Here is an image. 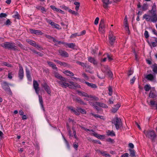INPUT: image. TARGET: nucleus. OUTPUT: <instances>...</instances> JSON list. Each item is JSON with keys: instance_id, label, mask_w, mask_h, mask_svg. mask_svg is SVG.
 Returning <instances> with one entry per match:
<instances>
[{"instance_id": "nucleus-1", "label": "nucleus", "mask_w": 157, "mask_h": 157, "mask_svg": "<svg viewBox=\"0 0 157 157\" xmlns=\"http://www.w3.org/2000/svg\"><path fill=\"white\" fill-rule=\"evenodd\" d=\"M57 82L63 87L66 88L68 87L70 88L74 89L76 87H80L79 85L75 86L73 82H70L69 84L67 83L66 81V79L64 78L63 81L61 80V81H57Z\"/></svg>"}, {"instance_id": "nucleus-2", "label": "nucleus", "mask_w": 157, "mask_h": 157, "mask_svg": "<svg viewBox=\"0 0 157 157\" xmlns=\"http://www.w3.org/2000/svg\"><path fill=\"white\" fill-rule=\"evenodd\" d=\"M78 93L80 96L85 97L86 98L84 99L86 100L89 101H97L98 100V98L97 97L91 95H89L85 92L78 91Z\"/></svg>"}, {"instance_id": "nucleus-3", "label": "nucleus", "mask_w": 157, "mask_h": 157, "mask_svg": "<svg viewBox=\"0 0 157 157\" xmlns=\"http://www.w3.org/2000/svg\"><path fill=\"white\" fill-rule=\"evenodd\" d=\"M107 25L105 23L104 20L101 19L99 24L98 30L99 32L101 34H104L105 32Z\"/></svg>"}, {"instance_id": "nucleus-4", "label": "nucleus", "mask_w": 157, "mask_h": 157, "mask_svg": "<svg viewBox=\"0 0 157 157\" xmlns=\"http://www.w3.org/2000/svg\"><path fill=\"white\" fill-rule=\"evenodd\" d=\"M112 122L115 126L117 130H118L120 127L122 125L121 119L117 117H116L113 118L112 121Z\"/></svg>"}, {"instance_id": "nucleus-5", "label": "nucleus", "mask_w": 157, "mask_h": 157, "mask_svg": "<svg viewBox=\"0 0 157 157\" xmlns=\"http://www.w3.org/2000/svg\"><path fill=\"white\" fill-rule=\"evenodd\" d=\"M2 47L6 48L12 49L14 50H17L16 47L13 43L6 42L2 44Z\"/></svg>"}, {"instance_id": "nucleus-6", "label": "nucleus", "mask_w": 157, "mask_h": 157, "mask_svg": "<svg viewBox=\"0 0 157 157\" xmlns=\"http://www.w3.org/2000/svg\"><path fill=\"white\" fill-rule=\"evenodd\" d=\"M144 133L147 138L153 139L155 137V132L153 130H144Z\"/></svg>"}, {"instance_id": "nucleus-7", "label": "nucleus", "mask_w": 157, "mask_h": 157, "mask_svg": "<svg viewBox=\"0 0 157 157\" xmlns=\"http://www.w3.org/2000/svg\"><path fill=\"white\" fill-rule=\"evenodd\" d=\"M93 107L95 108L97 110H99L98 106L104 108H107L108 107L106 104L101 102H96L92 105Z\"/></svg>"}, {"instance_id": "nucleus-8", "label": "nucleus", "mask_w": 157, "mask_h": 157, "mask_svg": "<svg viewBox=\"0 0 157 157\" xmlns=\"http://www.w3.org/2000/svg\"><path fill=\"white\" fill-rule=\"evenodd\" d=\"M145 78L151 82H155L156 81V76L155 75L149 74L146 75Z\"/></svg>"}, {"instance_id": "nucleus-9", "label": "nucleus", "mask_w": 157, "mask_h": 157, "mask_svg": "<svg viewBox=\"0 0 157 157\" xmlns=\"http://www.w3.org/2000/svg\"><path fill=\"white\" fill-rule=\"evenodd\" d=\"M68 132L70 138H71L72 137L74 136L76 140H78V138L76 135V132L73 128H72L73 133H72V132L70 130H68Z\"/></svg>"}, {"instance_id": "nucleus-10", "label": "nucleus", "mask_w": 157, "mask_h": 157, "mask_svg": "<svg viewBox=\"0 0 157 157\" xmlns=\"http://www.w3.org/2000/svg\"><path fill=\"white\" fill-rule=\"evenodd\" d=\"M109 43L111 45L113 44L115 40V38L113 36L112 32L110 31L109 33Z\"/></svg>"}, {"instance_id": "nucleus-11", "label": "nucleus", "mask_w": 157, "mask_h": 157, "mask_svg": "<svg viewBox=\"0 0 157 157\" xmlns=\"http://www.w3.org/2000/svg\"><path fill=\"white\" fill-rule=\"evenodd\" d=\"M2 86L3 88L6 91H8L9 93L10 94H11V90L7 84V83L6 82H3L2 84Z\"/></svg>"}, {"instance_id": "nucleus-12", "label": "nucleus", "mask_w": 157, "mask_h": 157, "mask_svg": "<svg viewBox=\"0 0 157 157\" xmlns=\"http://www.w3.org/2000/svg\"><path fill=\"white\" fill-rule=\"evenodd\" d=\"M151 14V22L155 23L157 21V13H150Z\"/></svg>"}, {"instance_id": "nucleus-13", "label": "nucleus", "mask_w": 157, "mask_h": 157, "mask_svg": "<svg viewBox=\"0 0 157 157\" xmlns=\"http://www.w3.org/2000/svg\"><path fill=\"white\" fill-rule=\"evenodd\" d=\"M43 87L44 88L45 90L46 91L48 94L50 95L51 94V91L49 86L46 83H44L42 85Z\"/></svg>"}, {"instance_id": "nucleus-14", "label": "nucleus", "mask_w": 157, "mask_h": 157, "mask_svg": "<svg viewBox=\"0 0 157 157\" xmlns=\"http://www.w3.org/2000/svg\"><path fill=\"white\" fill-rule=\"evenodd\" d=\"M19 70L18 73L19 77V78L22 79L24 76V71L22 67L19 65Z\"/></svg>"}, {"instance_id": "nucleus-15", "label": "nucleus", "mask_w": 157, "mask_h": 157, "mask_svg": "<svg viewBox=\"0 0 157 157\" xmlns=\"http://www.w3.org/2000/svg\"><path fill=\"white\" fill-rule=\"evenodd\" d=\"M33 85L36 93L37 94H38L39 90L38 88L39 85L37 82L36 81L34 80L33 82Z\"/></svg>"}, {"instance_id": "nucleus-16", "label": "nucleus", "mask_w": 157, "mask_h": 157, "mask_svg": "<svg viewBox=\"0 0 157 157\" xmlns=\"http://www.w3.org/2000/svg\"><path fill=\"white\" fill-rule=\"evenodd\" d=\"M30 32L32 34H35L38 35H42L43 34V33L40 30H36L31 29H29Z\"/></svg>"}, {"instance_id": "nucleus-17", "label": "nucleus", "mask_w": 157, "mask_h": 157, "mask_svg": "<svg viewBox=\"0 0 157 157\" xmlns=\"http://www.w3.org/2000/svg\"><path fill=\"white\" fill-rule=\"evenodd\" d=\"M124 25L125 26V29L126 30H129V27L128 24V20H127V16H125L124 22Z\"/></svg>"}, {"instance_id": "nucleus-18", "label": "nucleus", "mask_w": 157, "mask_h": 157, "mask_svg": "<svg viewBox=\"0 0 157 157\" xmlns=\"http://www.w3.org/2000/svg\"><path fill=\"white\" fill-rule=\"evenodd\" d=\"M151 15L149 14H144L143 17V19H145L147 21H151Z\"/></svg>"}, {"instance_id": "nucleus-19", "label": "nucleus", "mask_w": 157, "mask_h": 157, "mask_svg": "<svg viewBox=\"0 0 157 157\" xmlns=\"http://www.w3.org/2000/svg\"><path fill=\"white\" fill-rule=\"evenodd\" d=\"M63 44H65V46L66 47H68L74 49L75 47V44L73 43H70L68 44V43H62Z\"/></svg>"}, {"instance_id": "nucleus-20", "label": "nucleus", "mask_w": 157, "mask_h": 157, "mask_svg": "<svg viewBox=\"0 0 157 157\" xmlns=\"http://www.w3.org/2000/svg\"><path fill=\"white\" fill-rule=\"evenodd\" d=\"M79 108H77V109L76 110L74 109L72 107H69V109L72 112H73L76 115H78L79 114L80 112L79 110H78Z\"/></svg>"}, {"instance_id": "nucleus-21", "label": "nucleus", "mask_w": 157, "mask_h": 157, "mask_svg": "<svg viewBox=\"0 0 157 157\" xmlns=\"http://www.w3.org/2000/svg\"><path fill=\"white\" fill-rule=\"evenodd\" d=\"M102 1L103 2V7L105 8H107L108 5L111 3L109 0H102Z\"/></svg>"}, {"instance_id": "nucleus-22", "label": "nucleus", "mask_w": 157, "mask_h": 157, "mask_svg": "<svg viewBox=\"0 0 157 157\" xmlns=\"http://www.w3.org/2000/svg\"><path fill=\"white\" fill-rule=\"evenodd\" d=\"M55 76L57 78L60 80V81L62 80L63 81L64 80V78L62 77L61 75H60L58 73L55 72L54 73Z\"/></svg>"}, {"instance_id": "nucleus-23", "label": "nucleus", "mask_w": 157, "mask_h": 157, "mask_svg": "<svg viewBox=\"0 0 157 157\" xmlns=\"http://www.w3.org/2000/svg\"><path fill=\"white\" fill-rule=\"evenodd\" d=\"M88 60L89 62L91 63H92L94 65H96L97 64V62L95 59L92 57H89L88 58Z\"/></svg>"}, {"instance_id": "nucleus-24", "label": "nucleus", "mask_w": 157, "mask_h": 157, "mask_svg": "<svg viewBox=\"0 0 157 157\" xmlns=\"http://www.w3.org/2000/svg\"><path fill=\"white\" fill-rule=\"evenodd\" d=\"M93 134L94 136L99 139H104L105 137L104 136L98 134L95 132L93 133Z\"/></svg>"}, {"instance_id": "nucleus-25", "label": "nucleus", "mask_w": 157, "mask_h": 157, "mask_svg": "<svg viewBox=\"0 0 157 157\" xmlns=\"http://www.w3.org/2000/svg\"><path fill=\"white\" fill-rule=\"evenodd\" d=\"M148 12L149 13H157L156 6L154 4L152 6L151 10H149L148 11Z\"/></svg>"}, {"instance_id": "nucleus-26", "label": "nucleus", "mask_w": 157, "mask_h": 157, "mask_svg": "<svg viewBox=\"0 0 157 157\" xmlns=\"http://www.w3.org/2000/svg\"><path fill=\"white\" fill-rule=\"evenodd\" d=\"M59 53L60 55L63 56L67 57L68 56V53L64 51H63L62 50L60 51H59Z\"/></svg>"}, {"instance_id": "nucleus-27", "label": "nucleus", "mask_w": 157, "mask_h": 157, "mask_svg": "<svg viewBox=\"0 0 157 157\" xmlns=\"http://www.w3.org/2000/svg\"><path fill=\"white\" fill-rule=\"evenodd\" d=\"M86 84L89 86L90 87L93 88H97V86L95 84L92 83H90L88 82H85Z\"/></svg>"}, {"instance_id": "nucleus-28", "label": "nucleus", "mask_w": 157, "mask_h": 157, "mask_svg": "<svg viewBox=\"0 0 157 157\" xmlns=\"http://www.w3.org/2000/svg\"><path fill=\"white\" fill-rule=\"evenodd\" d=\"M48 63L49 66L52 67L53 69L57 71V68L56 67V65L54 63L51 62H48Z\"/></svg>"}, {"instance_id": "nucleus-29", "label": "nucleus", "mask_w": 157, "mask_h": 157, "mask_svg": "<svg viewBox=\"0 0 157 157\" xmlns=\"http://www.w3.org/2000/svg\"><path fill=\"white\" fill-rule=\"evenodd\" d=\"M102 70L104 71L107 72V75H108L109 77L110 78H112L113 75L112 73L111 72L110 70L108 69H107L106 71H104L102 69Z\"/></svg>"}, {"instance_id": "nucleus-30", "label": "nucleus", "mask_w": 157, "mask_h": 157, "mask_svg": "<svg viewBox=\"0 0 157 157\" xmlns=\"http://www.w3.org/2000/svg\"><path fill=\"white\" fill-rule=\"evenodd\" d=\"M63 72L66 75L69 76H73L74 75L72 72L68 70L65 71Z\"/></svg>"}, {"instance_id": "nucleus-31", "label": "nucleus", "mask_w": 157, "mask_h": 157, "mask_svg": "<svg viewBox=\"0 0 157 157\" xmlns=\"http://www.w3.org/2000/svg\"><path fill=\"white\" fill-rule=\"evenodd\" d=\"M130 155L132 157H134L135 156V150L133 149H129Z\"/></svg>"}, {"instance_id": "nucleus-32", "label": "nucleus", "mask_w": 157, "mask_h": 157, "mask_svg": "<svg viewBox=\"0 0 157 157\" xmlns=\"http://www.w3.org/2000/svg\"><path fill=\"white\" fill-rule=\"evenodd\" d=\"M107 135L108 136H115V134L113 131L107 130L106 131Z\"/></svg>"}, {"instance_id": "nucleus-33", "label": "nucleus", "mask_w": 157, "mask_h": 157, "mask_svg": "<svg viewBox=\"0 0 157 157\" xmlns=\"http://www.w3.org/2000/svg\"><path fill=\"white\" fill-rule=\"evenodd\" d=\"M26 75L27 76V77L29 81H31L32 80V79L31 77V76L30 74V72L27 69H26Z\"/></svg>"}, {"instance_id": "nucleus-34", "label": "nucleus", "mask_w": 157, "mask_h": 157, "mask_svg": "<svg viewBox=\"0 0 157 157\" xmlns=\"http://www.w3.org/2000/svg\"><path fill=\"white\" fill-rule=\"evenodd\" d=\"M56 63L59 64L61 66H63L64 67H66L67 66V64L65 62H61L59 61H55Z\"/></svg>"}, {"instance_id": "nucleus-35", "label": "nucleus", "mask_w": 157, "mask_h": 157, "mask_svg": "<svg viewBox=\"0 0 157 157\" xmlns=\"http://www.w3.org/2000/svg\"><path fill=\"white\" fill-rule=\"evenodd\" d=\"M74 4L76 6L75 7V10L77 11L79 9L80 5V3L78 2H75L74 3Z\"/></svg>"}, {"instance_id": "nucleus-36", "label": "nucleus", "mask_w": 157, "mask_h": 157, "mask_svg": "<svg viewBox=\"0 0 157 157\" xmlns=\"http://www.w3.org/2000/svg\"><path fill=\"white\" fill-rule=\"evenodd\" d=\"M39 102L40 104L41 107L44 110V108L43 104V101L42 97L40 95H39Z\"/></svg>"}, {"instance_id": "nucleus-37", "label": "nucleus", "mask_w": 157, "mask_h": 157, "mask_svg": "<svg viewBox=\"0 0 157 157\" xmlns=\"http://www.w3.org/2000/svg\"><path fill=\"white\" fill-rule=\"evenodd\" d=\"M151 87L150 85L148 84H146L144 86V89L146 91H149Z\"/></svg>"}, {"instance_id": "nucleus-38", "label": "nucleus", "mask_w": 157, "mask_h": 157, "mask_svg": "<svg viewBox=\"0 0 157 157\" xmlns=\"http://www.w3.org/2000/svg\"><path fill=\"white\" fill-rule=\"evenodd\" d=\"M51 8L54 11H56L57 12H58L59 10V8L56 7L55 6L53 5H51L50 6Z\"/></svg>"}, {"instance_id": "nucleus-39", "label": "nucleus", "mask_w": 157, "mask_h": 157, "mask_svg": "<svg viewBox=\"0 0 157 157\" xmlns=\"http://www.w3.org/2000/svg\"><path fill=\"white\" fill-rule=\"evenodd\" d=\"M101 154L103 156H104L106 157H110V155H109V154L106 153V152L104 151H102L101 152Z\"/></svg>"}, {"instance_id": "nucleus-40", "label": "nucleus", "mask_w": 157, "mask_h": 157, "mask_svg": "<svg viewBox=\"0 0 157 157\" xmlns=\"http://www.w3.org/2000/svg\"><path fill=\"white\" fill-rule=\"evenodd\" d=\"M45 20L49 24H50L51 26H52L54 23V22L52 21V20L48 19L46 18Z\"/></svg>"}, {"instance_id": "nucleus-41", "label": "nucleus", "mask_w": 157, "mask_h": 157, "mask_svg": "<svg viewBox=\"0 0 157 157\" xmlns=\"http://www.w3.org/2000/svg\"><path fill=\"white\" fill-rule=\"evenodd\" d=\"M26 41L28 43L31 45L34 46V45H35V42L34 41L29 40H27Z\"/></svg>"}, {"instance_id": "nucleus-42", "label": "nucleus", "mask_w": 157, "mask_h": 157, "mask_svg": "<svg viewBox=\"0 0 157 157\" xmlns=\"http://www.w3.org/2000/svg\"><path fill=\"white\" fill-rule=\"evenodd\" d=\"M93 116H94L95 117L97 118H99L102 119H104V117L102 116H100L98 115L95 114H92Z\"/></svg>"}, {"instance_id": "nucleus-43", "label": "nucleus", "mask_w": 157, "mask_h": 157, "mask_svg": "<svg viewBox=\"0 0 157 157\" xmlns=\"http://www.w3.org/2000/svg\"><path fill=\"white\" fill-rule=\"evenodd\" d=\"M157 43L155 42H151L150 43H149V44L150 46L151 47H155L157 45Z\"/></svg>"}, {"instance_id": "nucleus-44", "label": "nucleus", "mask_w": 157, "mask_h": 157, "mask_svg": "<svg viewBox=\"0 0 157 157\" xmlns=\"http://www.w3.org/2000/svg\"><path fill=\"white\" fill-rule=\"evenodd\" d=\"M142 8L143 10H146L148 9V5L147 4H143Z\"/></svg>"}, {"instance_id": "nucleus-45", "label": "nucleus", "mask_w": 157, "mask_h": 157, "mask_svg": "<svg viewBox=\"0 0 157 157\" xmlns=\"http://www.w3.org/2000/svg\"><path fill=\"white\" fill-rule=\"evenodd\" d=\"M78 110H79L80 112L81 113L83 114H85L86 113V111L84 109H82L81 108H79L78 109Z\"/></svg>"}, {"instance_id": "nucleus-46", "label": "nucleus", "mask_w": 157, "mask_h": 157, "mask_svg": "<svg viewBox=\"0 0 157 157\" xmlns=\"http://www.w3.org/2000/svg\"><path fill=\"white\" fill-rule=\"evenodd\" d=\"M108 90L109 91V95L110 96L112 95L113 93L112 88L111 87H109L108 88Z\"/></svg>"}, {"instance_id": "nucleus-47", "label": "nucleus", "mask_w": 157, "mask_h": 157, "mask_svg": "<svg viewBox=\"0 0 157 157\" xmlns=\"http://www.w3.org/2000/svg\"><path fill=\"white\" fill-rule=\"evenodd\" d=\"M77 63H78V64L80 65L83 67H86V63H84L80 62H78Z\"/></svg>"}, {"instance_id": "nucleus-48", "label": "nucleus", "mask_w": 157, "mask_h": 157, "mask_svg": "<svg viewBox=\"0 0 157 157\" xmlns=\"http://www.w3.org/2000/svg\"><path fill=\"white\" fill-rule=\"evenodd\" d=\"M52 26H53L55 28L57 29H60L59 28V27H60L59 25H58L57 24H56L55 23H54V24H53V25H52Z\"/></svg>"}, {"instance_id": "nucleus-49", "label": "nucleus", "mask_w": 157, "mask_h": 157, "mask_svg": "<svg viewBox=\"0 0 157 157\" xmlns=\"http://www.w3.org/2000/svg\"><path fill=\"white\" fill-rule=\"evenodd\" d=\"M62 136H63V139L65 142V143L67 145V148H69L70 147H69V143H68V141H67V140H66V139L63 136V135H62Z\"/></svg>"}, {"instance_id": "nucleus-50", "label": "nucleus", "mask_w": 157, "mask_h": 157, "mask_svg": "<svg viewBox=\"0 0 157 157\" xmlns=\"http://www.w3.org/2000/svg\"><path fill=\"white\" fill-rule=\"evenodd\" d=\"M52 39L53 41L55 43H56L59 44H63L62 43H63V42H61L59 41L56 40L53 37H52Z\"/></svg>"}, {"instance_id": "nucleus-51", "label": "nucleus", "mask_w": 157, "mask_h": 157, "mask_svg": "<svg viewBox=\"0 0 157 157\" xmlns=\"http://www.w3.org/2000/svg\"><path fill=\"white\" fill-rule=\"evenodd\" d=\"M153 71L155 73H157V66L154 65L152 67Z\"/></svg>"}, {"instance_id": "nucleus-52", "label": "nucleus", "mask_w": 157, "mask_h": 157, "mask_svg": "<svg viewBox=\"0 0 157 157\" xmlns=\"http://www.w3.org/2000/svg\"><path fill=\"white\" fill-rule=\"evenodd\" d=\"M149 97L150 98H154L155 97V95L153 93L150 92L149 94Z\"/></svg>"}, {"instance_id": "nucleus-53", "label": "nucleus", "mask_w": 157, "mask_h": 157, "mask_svg": "<svg viewBox=\"0 0 157 157\" xmlns=\"http://www.w3.org/2000/svg\"><path fill=\"white\" fill-rule=\"evenodd\" d=\"M7 16V14L5 13H1L0 14V17L1 18L5 17Z\"/></svg>"}, {"instance_id": "nucleus-54", "label": "nucleus", "mask_w": 157, "mask_h": 157, "mask_svg": "<svg viewBox=\"0 0 157 157\" xmlns=\"http://www.w3.org/2000/svg\"><path fill=\"white\" fill-rule=\"evenodd\" d=\"M86 32L85 30H83L78 34V36H81L85 34L86 33Z\"/></svg>"}, {"instance_id": "nucleus-55", "label": "nucleus", "mask_w": 157, "mask_h": 157, "mask_svg": "<svg viewBox=\"0 0 157 157\" xmlns=\"http://www.w3.org/2000/svg\"><path fill=\"white\" fill-rule=\"evenodd\" d=\"M99 20V18L98 17H97L96 18L95 20L94 24L95 25H97L98 24V21Z\"/></svg>"}, {"instance_id": "nucleus-56", "label": "nucleus", "mask_w": 157, "mask_h": 157, "mask_svg": "<svg viewBox=\"0 0 157 157\" xmlns=\"http://www.w3.org/2000/svg\"><path fill=\"white\" fill-rule=\"evenodd\" d=\"M133 71L132 69H130L128 71V76H130L133 73Z\"/></svg>"}, {"instance_id": "nucleus-57", "label": "nucleus", "mask_w": 157, "mask_h": 157, "mask_svg": "<svg viewBox=\"0 0 157 157\" xmlns=\"http://www.w3.org/2000/svg\"><path fill=\"white\" fill-rule=\"evenodd\" d=\"M60 7L62 9H63L65 10H67L68 9V7L64 5H63L62 6H60Z\"/></svg>"}, {"instance_id": "nucleus-58", "label": "nucleus", "mask_w": 157, "mask_h": 157, "mask_svg": "<svg viewBox=\"0 0 157 157\" xmlns=\"http://www.w3.org/2000/svg\"><path fill=\"white\" fill-rule=\"evenodd\" d=\"M136 78H135V77L134 76L131 79L130 81V83L131 84H133Z\"/></svg>"}, {"instance_id": "nucleus-59", "label": "nucleus", "mask_w": 157, "mask_h": 157, "mask_svg": "<svg viewBox=\"0 0 157 157\" xmlns=\"http://www.w3.org/2000/svg\"><path fill=\"white\" fill-rule=\"evenodd\" d=\"M144 35L146 38H147L149 36L148 32L147 31H145L144 33Z\"/></svg>"}, {"instance_id": "nucleus-60", "label": "nucleus", "mask_w": 157, "mask_h": 157, "mask_svg": "<svg viewBox=\"0 0 157 157\" xmlns=\"http://www.w3.org/2000/svg\"><path fill=\"white\" fill-rule=\"evenodd\" d=\"M11 24V22L9 19H7L6 21L5 24L7 25H9Z\"/></svg>"}, {"instance_id": "nucleus-61", "label": "nucleus", "mask_w": 157, "mask_h": 157, "mask_svg": "<svg viewBox=\"0 0 157 157\" xmlns=\"http://www.w3.org/2000/svg\"><path fill=\"white\" fill-rule=\"evenodd\" d=\"M73 147H74V148L76 149V150H77V149L78 147V143H74V144H73Z\"/></svg>"}, {"instance_id": "nucleus-62", "label": "nucleus", "mask_w": 157, "mask_h": 157, "mask_svg": "<svg viewBox=\"0 0 157 157\" xmlns=\"http://www.w3.org/2000/svg\"><path fill=\"white\" fill-rule=\"evenodd\" d=\"M156 103H155V102L154 101H150V104L152 106H153V105H155V104Z\"/></svg>"}, {"instance_id": "nucleus-63", "label": "nucleus", "mask_w": 157, "mask_h": 157, "mask_svg": "<svg viewBox=\"0 0 157 157\" xmlns=\"http://www.w3.org/2000/svg\"><path fill=\"white\" fill-rule=\"evenodd\" d=\"M129 147L131 148H133L134 147V145L132 143H130L128 144Z\"/></svg>"}, {"instance_id": "nucleus-64", "label": "nucleus", "mask_w": 157, "mask_h": 157, "mask_svg": "<svg viewBox=\"0 0 157 157\" xmlns=\"http://www.w3.org/2000/svg\"><path fill=\"white\" fill-rule=\"evenodd\" d=\"M128 153H125L121 155V157H128Z\"/></svg>"}]
</instances>
